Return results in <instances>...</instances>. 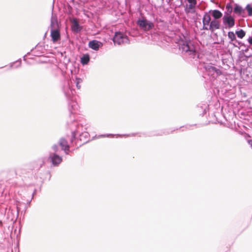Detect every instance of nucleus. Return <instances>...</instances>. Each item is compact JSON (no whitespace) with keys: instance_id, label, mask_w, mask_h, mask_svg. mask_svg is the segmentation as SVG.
<instances>
[{"instance_id":"4be33fe9","label":"nucleus","mask_w":252,"mask_h":252,"mask_svg":"<svg viewBox=\"0 0 252 252\" xmlns=\"http://www.w3.org/2000/svg\"><path fill=\"white\" fill-rule=\"evenodd\" d=\"M248 41L250 44L252 45V36L248 39Z\"/></svg>"},{"instance_id":"f257e3e1","label":"nucleus","mask_w":252,"mask_h":252,"mask_svg":"<svg viewBox=\"0 0 252 252\" xmlns=\"http://www.w3.org/2000/svg\"><path fill=\"white\" fill-rule=\"evenodd\" d=\"M51 37L53 42H56L61 39L60 31L56 22L52 21Z\"/></svg>"},{"instance_id":"dca6fc26","label":"nucleus","mask_w":252,"mask_h":252,"mask_svg":"<svg viewBox=\"0 0 252 252\" xmlns=\"http://www.w3.org/2000/svg\"><path fill=\"white\" fill-rule=\"evenodd\" d=\"M209 69L212 71L215 72L218 75H220L221 74L220 70L215 67L211 66L209 68Z\"/></svg>"},{"instance_id":"ddd939ff","label":"nucleus","mask_w":252,"mask_h":252,"mask_svg":"<svg viewBox=\"0 0 252 252\" xmlns=\"http://www.w3.org/2000/svg\"><path fill=\"white\" fill-rule=\"evenodd\" d=\"M236 33L237 36L240 38H243L246 34L245 32L243 30H240V31H237Z\"/></svg>"},{"instance_id":"a211bd4d","label":"nucleus","mask_w":252,"mask_h":252,"mask_svg":"<svg viewBox=\"0 0 252 252\" xmlns=\"http://www.w3.org/2000/svg\"><path fill=\"white\" fill-rule=\"evenodd\" d=\"M242 11V8L238 5H236L234 9V12L236 13L240 14Z\"/></svg>"},{"instance_id":"6e6552de","label":"nucleus","mask_w":252,"mask_h":252,"mask_svg":"<svg viewBox=\"0 0 252 252\" xmlns=\"http://www.w3.org/2000/svg\"><path fill=\"white\" fill-rule=\"evenodd\" d=\"M101 43L95 40L91 41L89 43V46L90 48L95 50H98L99 49L100 44Z\"/></svg>"},{"instance_id":"39448f33","label":"nucleus","mask_w":252,"mask_h":252,"mask_svg":"<svg viewBox=\"0 0 252 252\" xmlns=\"http://www.w3.org/2000/svg\"><path fill=\"white\" fill-rule=\"evenodd\" d=\"M211 21V17L210 16L206 13L203 19V29L205 30H209L208 26H209Z\"/></svg>"},{"instance_id":"aec40b11","label":"nucleus","mask_w":252,"mask_h":252,"mask_svg":"<svg viewBox=\"0 0 252 252\" xmlns=\"http://www.w3.org/2000/svg\"><path fill=\"white\" fill-rule=\"evenodd\" d=\"M188 2L190 3H192L194 5L196 4V0H188Z\"/></svg>"},{"instance_id":"6ab92c4d","label":"nucleus","mask_w":252,"mask_h":252,"mask_svg":"<svg viewBox=\"0 0 252 252\" xmlns=\"http://www.w3.org/2000/svg\"><path fill=\"white\" fill-rule=\"evenodd\" d=\"M82 80L80 79H77V84L76 86L78 89H80L81 88V86L79 85V83H81Z\"/></svg>"},{"instance_id":"f8f14e48","label":"nucleus","mask_w":252,"mask_h":252,"mask_svg":"<svg viewBox=\"0 0 252 252\" xmlns=\"http://www.w3.org/2000/svg\"><path fill=\"white\" fill-rule=\"evenodd\" d=\"M67 143H60V146L62 150H63L66 153L69 150V146L66 144Z\"/></svg>"},{"instance_id":"9d476101","label":"nucleus","mask_w":252,"mask_h":252,"mask_svg":"<svg viewBox=\"0 0 252 252\" xmlns=\"http://www.w3.org/2000/svg\"><path fill=\"white\" fill-rule=\"evenodd\" d=\"M212 15L216 19H219L222 17V13L218 10H214L212 11Z\"/></svg>"},{"instance_id":"1a4fd4ad","label":"nucleus","mask_w":252,"mask_h":252,"mask_svg":"<svg viewBox=\"0 0 252 252\" xmlns=\"http://www.w3.org/2000/svg\"><path fill=\"white\" fill-rule=\"evenodd\" d=\"M51 161L52 163L54 165H58L60 164L62 161V158L59 157V156L57 155H54L52 158H51Z\"/></svg>"},{"instance_id":"5701e85b","label":"nucleus","mask_w":252,"mask_h":252,"mask_svg":"<svg viewBox=\"0 0 252 252\" xmlns=\"http://www.w3.org/2000/svg\"><path fill=\"white\" fill-rule=\"evenodd\" d=\"M249 142H252V140H250L249 141Z\"/></svg>"},{"instance_id":"412c9836","label":"nucleus","mask_w":252,"mask_h":252,"mask_svg":"<svg viewBox=\"0 0 252 252\" xmlns=\"http://www.w3.org/2000/svg\"><path fill=\"white\" fill-rule=\"evenodd\" d=\"M226 8L228 9V11H229V12H231L232 11V8L230 7V6L227 5Z\"/></svg>"},{"instance_id":"4468645a","label":"nucleus","mask_w":252,"mask_h":252,"mask_svg":"<svg viewBox=\"0 0 252 252\" xmlns=\"http://www.w3.org/2000/svg\"><path fill=\"white\" fill-rule=\"evenodd\" d=\"M72 29L74 32H77L79 29V24L76 21H74L72 26Z\"/></svg>"},{"instance_id":"20e7f679","label":"nucleus","mask_w":252,"mask_h":252,"mask_svg":"<svg viewBox=\"0 0 252 252\" xmlns=\"http://www.w3.org/2000/svg\"><path fill=\"white\" fill-rule=\"evenodd\" d=\"M181 48L183 51L193 53L195 52V49L191 42H186L181 45Z\"/></svg>"},{"instance_id":"0eeeda50","label":"nucleus","mask_w":252,"mask_h":252,"mask_svg":"<svg viewBox=\"0 0 252 252\" xmlns=\"http://www.w3.org/2000/svg\"><path fill=\"white\" fill-rule=\"evenodd\" d=\"M220 27V22L217 20H214L211 22L208 29L211 31L214 32L215 30L219 29Z\"/></svg>"},{"instance_id":"f03ea898","label":"nucleus","mask_w":252,"mask_h":252,"mask_svg":"<svg viewBox=\"0 0 252 252\" xmlns=\"http://www.w3.org/2000/svg\"><path fill=\"white\" fill-rule=\"evenodd\" d=\"M113 41L115 44L118 45H121L125 43H129V40L127 36L121 32H116L115 33Z\"/></svg>"},{"instance_id":"7ed1b4c3","label":"nucleus","mask_w":252,"mask_h":252,"mask_svg":"<svg viewBox=\"0 0 252 252\" xmlns=\"http://www.w3.org/2000/svg\"><path fill=\"white\" fill-rule=\"evenodd\" d=\"M137 24L140 27L145 31L149 30L153 27V24L152 23L149 22L146 20H138Z\"/></svg>"},{"instance_id":"9b49d317","label":"nucleus","mask_w":252,"mask_h":252,"mask_svg":"<svg viewBox=\"0 0 252 252\" xmlns=\"http://www.w3.org/2000/svg\"><path fill=\"white\" fill-rule=\"evenodd\" d=\"M90 60L89 55H85L81 59V62L83 64H86L88 63Z\"/></svg>"},{"instance_id":"2eb2a0df","label":"nucleus","mask_w":252,"mask_h":252,"mask_svg":"<svg viewBox=\"0 0 252 252\" xmlns=\"http://www.w3.org/2000/svg\"><path fill=\"white\" fill-rule=\"evenodd\" d=\"M228 38L231 40V41H233L236 40V36L234 33L233 32H228Z\"/></svg>"},{"instance_id":"f3484780","label":"nucleus","mask_w":252,"mask_h":252,"mask_svg":"<svg viewBox=\"0 0 252 252\" xmlns=\"http://www.w3.org/2000/svg\"><path fill=\"white\" fill-rule=\"evenodd\" d=\"M246 9L248 12V15L250 16H252V7L250 4H248L246 6Z\"/></svg>"},{"instance_id":"423d86ee","label":"nucleus","mask_w":252,"mask_h":252,"mask_svg":"<svg viewBox=\"0 0 252 252\" xmlns=\"http://www.w3.org/2000/svg\"><path fill=\"white\" fill-rule=\"evenodd\" d=\"M222 19L223 23L228 24L229 28H231L234 25V19L232 16L224 15Z\"/></svg>"}]
</instances>
